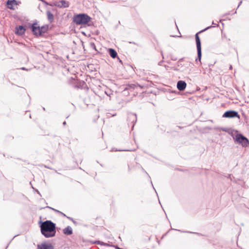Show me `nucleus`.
Listing matches in <instances>:
<instances>
[{"label": "nucleus", "instance_id": "obj_1", "mask_svg": "<svg viewBox=\"0 0 249 249\" xmlns=\"http://www.w3.org/2000/svg\"><path fill=\"white\" fill-rule=\"evenodd\" d=\"M40 231L42 234L46 238L53 237L55 235V224L50 220L41 223Z\"/></svg>", "mask_w": 249, "mask_h": 249}, {"label": "nucleus", "instance_id": "obj_2", "mask_svg": "<svg viewBox=\"0 0 249 249\" xmlns=\"http://www.w3.org/2000/svg\"><path fill=\"white\" fill-rule=\"evenodd\" d=\"M229 133L232 137L235 143L240 144L244 147L249 145L248 139L242 134L239 133L238 131L232 130Z\"/></svg>", "mask_w": 249, "mask_h": 249}, {"label": "nucleus", "instance_id": "obj_3", "mask_svg": "<svg viewBox=\"0 0 249 249\" xmlns=\"http://www.w3.org/2000/svg\"><path fill=\"white\" fill-rule=\"evenodd\" d=\"M91 18L86 14L75 15L73 17V22L77 25L86 24L90 21Z\"/></svg>", "mask_w": 249, "mask_h": 249}, {"label": "nucleus", "instance_id": "obj_4", "mask_svg": "<svg viewBox=\"0 0 249 249\" xmlns=\"http://www.w3.org/2000/svg\"><path fill=\"white\" fill-rule=\"evenodd\" d=\"M200 32L197 33L195 35V38L196 44V48L197 51V56L198 58L196 59V61H197V60L199 61H200L201 58V42L198 36V34Z\"/></svg>", "mask_w": 249, "mask_h": 249}, {"label": "nucleus", "instance_id": "obj_5", "mask_svg": "<svg viewBox=\"0 0 249 249\" xmlns=\"http://www.w3.org/2000/svg\"><path fill=\"white\" fill-rule=\"evenodd\" d=\"M223 117L224 118H234L237 117L240 118V116L239 115L238 112L234 110H229L225 112L223 115Z\"/></svg>", "mask_w": 249, "mask_h": 249}, {"label": "nucleus", "instance_id": "obj_6", "mask_svg": "<svg viewBox=\"0 0 249 249\" xmlns=\"http://www.w3.org/2000/svg\"><path fill=\"white\" fill-rule=\"evenodd\" d=\"M54 5L60 8H68L70 6V3L65 0H61L54 2Z\"/></svg>", "mask_w": 249, "mask_h": 249}, {"label": "nucleus", "instance_id": "obj_7", "mask_svg": "<svg viewBox=\"0 0 249 249\" xmlns=\"http://www.w3.org/2000/svg\"><path fill=\"white\" fill-rule=\"evenodd\" d=\"M37 249H54V247L51 243L44 242L37 245Z\"/></svg>", "mask_w": 249, "mask_h": 249}, {"label": "nucleus", "instance_id": "obj_8", "mask_svg": "<svg viewBox=\"0 0 249 249\" xmlns=\"http://www.w3.org/2000/svg\"><path fill=\"white\" fill-rule=\"evenodd\" d=\"M18 4V1L17 0H8L7 1V6L9 9L14 10Z\"/></svg>", "mask_w": 249, "mask_h": 249}, {"label": "nucleus", "instance_id": "obj_9", "mask_svg": "<svg viewBox=\"0 0 249 249\" xmlns=\"http://www.w3.org/2000/svg\"><path fill=\"white\" fill-rule=\"evenodd\" d=\"M32 33L36 36H42L40 27L36 26L35 23L32 24Z\"/></svg>", "mask_w": 249, "mask_h": 249}, {"label": "nucleus", "instance_id": "obj_10", "mask_svg": "<svg viewBox=\"0 0 249 249\" xmlns=\"http://www.w3.org/2000/svg\"><path fill=\"white\" fill-rule=\"evenodd\" d=\"M186 83L183 81H178L177 83V88L180 91H182L185 89L186 87Z\"/></svg>", "mask_w": 249, "mask_h": 249}, {"label": "nucleus", "instance_id": "obj_11", "mask_svg": "<svg viewBox=\"0 0 249 249\" xmlns=\"http://www.w3.org/2000/svg\"><path fill=\"white\" fill-rule=\"evenodd\" d=\"M25 31V28L23 26H19L16 28L15 33L18 35H23Z\"/></svg>", "mask_w": 249, "mask_h": 249}, {"label": "nucleus", "instance_id": "obj_12", "mask_svg": "<svg viewBox=\"0 0 249 249\" xmlns=\"http://www.w3.org/2000/svg\"><path fill=\"white\" fill-rule=\"evenodd\" d=\"M128 119L129 121H131L132 123H135L137 121V115L135 113H129L128 114Z\"/></svg>", "mask_w": 249, "mask_h": 249}, {"label": "nucleus", "instance_id": "obj_13", "mask_svg": "<svg viewBox=\"0 0 249 249\" xmlns=\"http://www.w3.org/2000/svg\"><path fill=\"white\" fill-rule=\"evenodd\" d=\"M63 233L66 235H71L72 233V230L71 227L68 226L63 230Z\"/></svg>", "mask_w": 249, "mask_h": 249}, {"label": "nucleus", "instance_id": "obj_14", "mask_svg": "<svg viewBox=\"0 0 249 249\" xmlns=\"http://www.w3.org/2000/svg\"><path fill=\"white\" fill-rule=\"evenodd\" d=\"M108 52H109V55H110V56L111 57H112L113 58H115L116 57V56L117 55V53L115 50L111 49V48L109 49Z\"/></svg>", "mask_w": 249, "mask_h": 249}, {"label": "nucleus", "instance_id": "obj_15", "mask_svg": "<svg viewBox=\"0 0 249 249\" xmlns=\"http://www.w3.org/2000/svg\"><path fill=\"white\" fill-rule=\"evenodd\" d=\"M47 15L48 20L50 22H52L54 19V16L53 14L50 11H48L47 12Z\"/></svg>", "mask_w": 249, "mask_h": 249}, {"label": "nucleus", "instance_id": "obj_16", "mask_svg": "<svg viewBox=\"0 0 249 249\" xmlns=\"http://www.w3.org/2000/svg\"><path fill=\"white\" fill-rule=\"evenodd\" d=\"M40 29L41 33V36H42L44 33L47 31L48 29V26H42L41 27H40Z\"/></svg>", "mask_w": 249, "mask_h": 249}, {"label": "nucleus", "instance_id": "obj_17", "mask_svg": "<svg viewBox=\"0 0 249 249\" xmlns=\"http://www.w3.org/2000/svg\"><path fill=\"white\" fill-rule=\"evenodd\" d=\"M136 86L134 84H130L127 86V87L124 89V91L126 90H130L131 89H134Z\"/></svg>", "mask_w": 249, "mask_h": 249}, {"label": "nucleus", "instance_id": "obj_18", "mask_svg": "<svg viewBox=\"0 0 249 249\" xmlns=\"http://www.w3.org/2000/svg\"><path fill=\"white\" fill-rule=\"evenodd\" d=\"M48 208H49L50 209H52L53 211L55 212L56 213L62 215V216H64V217H66V215L65 214H64V213H63L62 212L57 210H56L55 209H53V208H52L51 207H48Z\"/></svg>", "mask_w": 249, "mask_h": 249}, {"label": "nucleus", "instance_id": "obj_19", "mask_svg": "<svg viewBox=\"0 0 249 249\" xmlns=\"http://www.w3.org/2000/svg\"><path fill=\"white\" fill-rule=\"evenodd\" d=\"M105 93L109 97V100H110L111 95H112V92L110 90H108L105 91Z\"/></svg>", "mask_w": 249, "mask_h": 249}, {"label": "nucleus", "instance_id": "obj_20", "mask_svg": "<svg viewBox=\"0 0 249 249\" xmlns=\"http://www.w3.org/2000/svg\"><path fill=\"white\" fill-rule=\"evenodd\" d=\"M184 65L186 67H192V66H193V64L190 61H188V62H185L184 64Z\"/></svg>", "mask_w": 249, "mask_h": 249}, {"label": "nucleus", "instance_id": "obj_21", "mask_svg": "<svg viewBox=\"0 0 249 249\" xmlns=\"http://www.w3.org/2000/svg\"><path fill=\"white\" fill-rule=\"evenodd\" d=\"M212 26H209V27H207V28H205V29H204V30H202V31H201V32H203V31H206L207 30H208V29H210V28H212Z\"/></svg>", "mask_w": 249, "mask_h": 249}, {"label": "nucleus", "instance_id": "obj_22", "mask_svg": "<svg viewBox=\"0 0 249 249\" xmlns=\"http://www.w3.org/2000/svg\"><path fill=\"white\" fill-rule=\"evenodd\" d=\"M212 24L213 25V27H216V26H218V24L215 23L213 21Z\"/></svg>", "mask_w": 249, "mask_h": 249}, {"label": "nucleus", "instance_id": "obj_23", "mask_svg": "<svg viewBox=\"0 0 249 249\" xmlns=\"http://www.w3.org/2000/svg\"><path fill=\"white\" fill-rule=\"evenodd\" d=\"M99 245L104 246V245H105V243L100 241V243H99Z\"/></svg>", "mask_w": 249, "mask_h": 249}, {"label": "nucleus", "instance_id": "obj_24", "mask_svg": "<svg viewBox=\"0 0 249 249\" xmlns=\"http://www.w3.org/2000/svg\"><path fill=\"white\" fill-rule=\"evenodd\" d=\"M100 243V241H96L94 242V244H98V245H99Z\"/></svg>", "mask_w": 249, "mask_h": 249}, {"label": "nucleus", "instance_id": "obj_25", "mask_svg": "<svg viewBox=\"0 0 249 249\" xmlns=\"http://www.w3.org/2000/svg\"><path fill=\"white\" fill-rule=\"evenodd\" d=\"M32 189H33L34 191H35L37 192V193L39 194V192H38L37 190H36V189H35L33 186L32 187Z\"/></svg>", "mask_w": 249, "mask_h": 249}, {"label": "nucleus", "instance_id": "obj_26", "mask_svg": "<svg viewBox=\"0 0 249 249\" xmlns=\"http://www.w3.org/2000/svg\"><path fill=\"white\" fill-rule=\"evenodd\" d=\"M20 69L22 70H27V71L28 70V69H26L25 67H22L20 68Z\"/></svg>", "mask_w": 249, "mask_h": 249}, {"label": "nucleus", "instance_id": "obj_27", "mask_svg": "<svg viewBox=\"0 0 249 249\" xmlns=\"http://www.w3.org/2000/svg\"><path fill=\"white\" fill-rule=\"evenodd\" d=\"M242 2V1H240V2H239V4H238V5L237 8H238V7L240 6V5L241 4Z\"/></svg>", "mask_w": 249, "mask_h": 249}, {"label": "nucleus", "instance_id": "obj_28", "mask_svg": "<svg viewBox=\"0 0 249 249\" xmlns=\"http://www.w3.org/2000/svg\"><path fill=\"white\" fill-rule=\"evenodd\" d=\"M115 248L116 249H122V248H120L118 247V246H115Z\"/></svg>", "mask_w": 249, "mask_h": 249}, {"label": "nucleus", "instance_id": "obj_29", "mask_svg": "<svg viewBox=\"0 0 249 249\" xmlns=\"http://www.w3.org/2000/svg\"><path fill=\"white\" fill-rule=\"evenodd\" d=\"M104 246H109V245L108 244H107V243H105V245H104Z\"/></svg>", "mask_w": 249, "mask_h": 249}, {"label": "nucleus", "instance_id": "obj_30", "mask_svg": "<svg viewBox=\"0 0 249 249\" xmlns=\"http://www.w3.org/2000/svg\"><path fill=\"white\" fill-rule=\"evenodd\" d=\"M162 62V61H160V62L159 63V65H161Z\"/></svg>", "mask_w": 249, "mask_h": 249}, {"label": "nucleus", "instance_id": "obj_31", "mask_svg": "<svg viewBox=\"0 0 249 249\" xmlns=\"http://www.w3.org/2000/svg\"><path fill=\"white\" fill-rule=\"evenodd\" d=\"M181 71H186V69H184V68H182V69H181Z\"/></svg>", "mask_w": 249, "mask_h": 249}, {"label": "nucleus", "instance_id": "obj_32", "mask_svg": "<svg viewBox=\"0 0 249 249\" xmlns=\"http://www.w3.org/2000/svg\"><path fill=\"white\" fill-rule=\"evenodd\" d=\"M63 125H65L66 124V122L65 121L63 123Z\"/></svg>", "mask_w": 249, "mask_h": 249}, {"label": "nucleus", "instance_id": "obj_33", "mask_svg": "<svg viewBox=\"0 0 249 249\" xmlns=\"http://www.w3.org/2000/svg\"><path fill=\"white\" fill-rule=\"evenodd\" d=\"M29 117H30V118H31V113H30V114H29Z\"/></svg>", "mask_w": 249, "mask_h": 249}, {"label": "nucleus", "instance_id": "obj_34", "mask_svg": "<svg viewBox=\"0 0 249 249\" xmlns=\"http://www.w3.org/2000/svg\"><path fill=\"white\" fill-rule=\"evenodd\" d=\"M222 130L224 131H227V130L226 129H222Z\"/></svg>", "mask_w": 249, "mask_h": 249}, {"label": "nucleus", "instance_id": "obj_35", "mask_svg": "<svg viewBox=\"0 0 249 249\" xmlns=\"http://www.w3.org/2000/svg\"><path fill=\"white\" fill-rule=\"evenodd\" d=\"M232 66H231H231H230V69H232Z\"/></svg>", "mask_w": 249, "mask_h": 249}, {"label": "nucleus", "instance_id": "obj_36", "mask_svg": "<svg viewBox=\"0 0 249 249\" xmlns=\"http://www.w3.org/2000/svg\"><path fill=\"white\" fill-rule=\"evenodd\" d=\"M161 55H162V58H164V56H163V54H162V52H161Z\"/></svg>", "mask_w": 249, "mask_h": 249}]
</instances>
